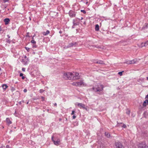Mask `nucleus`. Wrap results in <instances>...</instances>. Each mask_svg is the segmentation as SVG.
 Here are the masks:
<instances>
[{"mask_svg":"<svg viewBox=\"0 0 148 148\" xmlns=\"http://www.w3.org/2000/svg\"><path fill=\"white\" fill-rule=\"evenodd\" d=\"M32 39L34 40V36L32 37Z\"/></svg>","mask_w":148,"mask_h":148,"instance_id":"6e6d98bb","label":"nucleus"},{"mask_svg":"<svg viewBox=\"0 0 148 148\" xmlns=\"http://www.w3.org/2000/svg\"><path fill=\"white\" fill-rule=\"evenodd\" d=\"M126 127V125L125 124H124L123 125V128H125Z\"/></svg>","mask_w":148,"mask_h":148,"instance_id":"f704fd0d","label":"nucleus"},{"mask_svg":"<svg viewBox=\"0 0 148 148\" xmlns=\"http://www.w3.org/2000/svg\"><path fill=\"white\" fill-rule=\"evenodd\" d=\"M44 91H45V90H43L42 89H40L39 90V92H40V93H42V92H43Z\"/></svg>","mask_w":148,"mask_h":148,"instance_id":"393cba45","label":"nucleus"},{"mask_svg":"<svg viewBox=\"0 0 148 148\" xmlns=\"http://www.w3.org/2000/svg\"><path fill=\"white\" fill-rule=\"evenodd\" d=\"M77 44V43L76 42H73L69 44L67 46V47L68 48L72 47L73 46L76 47Z\"/></svg>","mask_w":148,"mask_h":148,"instance_id":"423d86ee","label":"nucleus"},{"mask_svg":"<svg viewBox=\"0 0 148 148\" xmlns=\"http://www.w3.org/2000/svg\"><path fill=\"white\" fill-rule=\"evenodd\" d=\"M148 28V23H145V25L143 26L142 27L143 29H145V28Z\"/></svg>","mask_w":148,"mask_h":148,"instance_id":"412c9836","label":"nucleus"},{"mask_svg":"<svg viewBox=\"0 0 148 148\" xmlns=\"http://www.w3.org/2000/svg\"><path fill=\"white\" fill-rule=\"evenodd\" d=\"M82 19H83V18L82 17H81V20H82Z\"/></svg>","mask_w":148,"mask_h":148,"instance_id":"13d9d810","label":"nucleus"},{"mask_svg":"<svg viewBox=\"0 0 148 148\" xmlns=\"http://www.w3.org/2000/svg\"><path fill=\"white\" fill-rule=\"evenodd\" d=\"M21 102H22L23 103H24L25 102V101L24 100H22Z\"/></svg>","mask_w":148,"mask_h":148,"instance_id":"8fccbe9b","label":"nucleus"},{"mask_svg":"<svg viewBox=\"0 0 148 148\" xmlns=\"http://www.w3.org/2000/svg\"><path fill=\"white\" fill-rule=\"evenodd\" d=\"M23 64L25 65L27 64L29 62V59H23L22 60V61Z\"/></svg>","mask_w":148,"mask_h":148,"instance_id":"f8f14e48","label":"nucleus"},{"mask_svg":"<svg viewBox=\"0 0 148 148\" xmlns=\"http://www.w3.org/2000/svg\"><path fill=\"white\" fill-rule=\"evenodd\" d=\"M76 117V116L75 115H73V119H75Z\"/></svg>","mask_w":148,"mask_h":148,"instance_id":"4c0bfd02","label":"nucleus"},{"mask_svg":"<svg viewBox=\"0 0 148 148\" xmlns=\"http://www.w3.org/2000/svg\"><path fill=\"white\" fill-rule=\"evenodd\" d=\"M141 47H143L144 46L145 47V43L142 42L141 44Z\"/></svg>","mask_w":148,"mask_h":148,"instance_id":"a878e982","label":"nucleus"},{"mask_svg":"<svg viewBox=\"0 0 148 148\" xmlns=\"http://www.w3.org/2000/svg\"><path fill=\"white\" fill-rule=\"evenodd\" d=\"M105 136L107 138H110V134L107 132H105Z\"/></svg>","mask_w":148,"mask_h":148,"instance_id":"f3484780","label":"nucleus"},{"mask_svg":"<svg viewBox=\"0 0 148 148\" xmlns=\"http://www.w3.org/2000/svg\"><path fill=\"white\" fill-rule=\"evenodd\" d=\"M115 145L116 147V148H123V145L120 142H118L115 143Z\"/></svg>","mask_w":148,"mask_h":148,"instance_id":"6e6552de","label":"nucleus"},{"mask_svg":"<svg viewBox=\"0 0 148 148\" xmlns=\"http://www.w3.org/2000/svg\"><path fill=\"white\" fill-rule=\"evenodd\" d=\"M25 77H24V76H22V79H25Z\"/></svg>","mask_w":148,"mask_h":148,"instance_id":"37998d69","label":"nucleus"},{"mask_svg":"<svg viewBox=\"0 0 148 148\" xmlns=\"http://www.w3.org/2000/svg\"><path fill=\"white\" fill-rule=\"evenodd\" d=\"M75 111L73 110L72 111V113H71V115H73L74 114Z\"/></svg>","mask_w":148,"mask_h":148,"instance_id":"72a5a7b5","label":"nucleus"},{"mask_svg":"<svg viewBox=\"0 0 148 148\" xmlns=\"http://www.w3.org/2000/svg\"><path fill=\"white\" fill-rule=\"evenodd\" d=\"M29 101H28L26 103L27 104H28Z\"/></svg>","mask_w":148,"mask_h":148,"instance_id":"603ef678","label":"nucleus"},{"mask_svg":"<svg viewBox=\"0 0 148 148\" xmlns=\"http://www.w3.org/2000/svg\"><path fill=\"white\" fill-rule=\"evenodd\" d=\"M138 148H147V146L145 145V142L140 143L138 145Z\"/></svg>","mask_w":148,"mask_h":148,"instance_id":"20e7f679","label":"nucleus"},{"mask_svg":"<svg viewBox=\"0 0 148 148\" xmlns=\"http://www.w3.org/2000/svg\"><path fill=\"white\" fill-rule=\"evenodd\" d=\"M24 59H29L28 58H27V57L25 56L24 57Z\"/></svg>","mask_w":148,"mask_h":148,"instance_id":"79ce46f5","label":"nucleus"},{"mask_svg":"<svg viewBox=\"0 0 148 148\" xmlns=\"http://www.w3.org/2000/svg\"><path fill=\"white\" fill-rule=\"evenodd\" d=\"M81 11L84 14H85L86 13V11L84 10H81Z\"/></svg>","mask_w":148,"mask_h":148,"instance_id":"c756f323","label":"nucleus"},{"mask_svg":"<svg viewBox=\"0 0 148 148\" xmlns=\"http://www.w3.org/2000/svg\"><path fill=\"white\" fill-rule=\"evenodd\" d=\"M75 25H73V26H72V28H75Z\"/></svg>","mask_w":148,"mask_h":148,"instance_id":"3c124183","label":"nucleus"},{"mask_svg":"<svg viewBox=\"0 0 148 148\" xmlns=\"http://www.w3.org/2000/svg\"><path fill=\"white\" fill-rule=\"evenodd\" d=\"M7 42L8 43H10V40L7 39Z\"/></svg>","mask_w":148,"mask_h":148,"instance_id":"473e14b6","label":"nucleus"},{"mask_svg":"<svg viewBox=\"0 0 148 148\" xmlns=\"http://www.w3.org/2000/svg\"><path fill=\"white\" fill-rule=\"evenodd\" d=\"M25 69L24 68H22V70L23 71H25Z\"/></svg>","mask_w":148,"mask_h":148,"instance_id":"c9c22d12","label":"nucleus"},{"mask_svg":"<svg viewBox=\"0 0 148 148\" xmlns=\"http://www.w3.org/2000/svg\"><path fill=\"white\" fill-rule=\"evenodd\" d=\"M99 30V25L98 24H96L95 27V30L98 31Z\"/></svg>","mask_w":148,"mask_h":148,"instance_id":"a211bd4d","label":"nucleus"},{"mask_svg":"<svg viewBox=\"0 0 148 148\" xmlns=\"http://www.w3.org/2000/svg\"><path fill=\"white\" fill-rule=\"evenodd\" d=\"M27 90L26 89H24L23 90V91L24 92H27Z\"/></svg>","mask_w":148,"mask_h":148,"instance_id":"58836bf2","label":"nucleus"},{"mask_svg":"<svg viewBox=\"0 0 148 148\" xmlns=\"http://www.w3.org/2000/svg\"><path fill=\"white\" fill-rule=\"evenodd\" d=\"M80 76L79 73L77 72H73L72 73V79L73 80L77 79H79Z\"/></svg>","mask_w":148,"mask_h":148,"instance_id":"7ed1b4c3","label":"nucleus"},{"mask_svg":"<svg viewBox=\"0 0 148 148\" xmlns=\"http://www.w3.org/2000/svg\"><path fill=\"white\" fill-rule=\"evenodd\" d=\"M33 48H36L37 47V46L35 45H33L32 46Z\"/></svg>","mask_w":148,"mask_h":148,"instance_id":"c85d7f7f","label":"nucleus"},{"mask_svg":"<svg viewBox=\"0 0 148 148\" xmlns=\"http://www.w3.org/2000/svg\"><path fill=\"white\" fill-rule=\"evenodd\" d=\"M1 68H0V71H1Z\"/></svg>","mask_w":148,"mask_h":148,"instance_id":"bf43d9fd","label":"nucleus"},{"mask_svg":"<svg viewBox=\"0 0 148 148\" xmlns=\"http://www.w3.org/2000/svg\"><path fill=\"white\" fill-rule=\"evenodd\" d=\"M76 105H77L80 108H82L84 109H86V108L85 107V105L81 103H76Z\"/></svg>","mask_w":148,"mask_h":148,"instance_id":"0eeeda50","label":"nucleus"},{"mask_svg":"<svg viewBox=\"0 0 148 148\" xmlns=\"http://www.w3.org/2000/svg\"><path fill=\"white\" fill-rule=\"evenodd\" d=\"M77 86H81L82 85L83 86H85V84L83 80H81L79 82H77Z\"/></svg>","mask_w":148,"mask_h":148,"instance_id":"9d476101","label":"nucleus"},{"mask_svg":"<svg viewBox=\"0 0 148 148\" xmlns=\"http://www.w3.org/2000/svg\"><path fill=\"white\" fill-rule=\"evenodd\" d=\"M73 25L75 26L77 25H78V23H76L75 22L74 20H73Z\"/></svg>","mask_w":148,"mask_h":148,"instance_id":"4be33fe9","label":"nucleus"},{"mask_svg":"<svg viewBox=\"0 0 148 148\" xmlns=\"http://www.w3.org/2000/svg\"><path fill=\"white\" fill-rule=\"evenodd\" d=\"M53 136H52L51 139L52 141L53 142L54 144L56 145H59L60 142V140L58 139L56 141H55L53 139Z\"/></svg>","mask_w":148,"mask_h":148,"instance_id":"1a4fd4ad","label":"nucleus"},{"mask_svg":"<svg viewBox=\"0 0 148 148\" xmlns=\"http://www.w3.org/2000/svg\"><path fill=\"white\" fill-rule=\"evenodd\" d=\"M50 33V31L48 30H47L46 31V32H42V34L44 35V36H46L49 34Z\"/></svg>","mask_w":148,"mask_h":148,"instance_id":"dca6fc26","label":"nucleus"},{"mask_svg":"<svg viewBox=\"0 0 148 148\" xmlns=\"http://www.w3.org/2000/svg\"><path fill=\"white\" fill-rule=\"evenodd\" d=\"M97 48H100V47L99 46L98 47H97Z\"/></svg>","mask_w":148,"mask_h":148,"instance_id":"5fc2aeb1","label":"nucleus"},{"mask_svg":"<svg viewBox=\"0 0 148 148\" xmlns=\"http://www.w3.org/2000/svg\"><path fill=\"white\" fill-rule=\"evenodd\" d=\"M59 33H60V34H61L62 33V32L61 31H60L59 32Z\"/></svg>","mask_w":148,"mask_h":148,"instance_id":"de8ad7c7","label":"nucleus"},{"mask_svg":"<svg viewBox=\"0 0 148 148\" xmlns=\"http://www.w3.org/2000/svg\"><path fill=\"white\" fill-rule=\"evenodd\" d=\"M123 71H121V72H119L118 73V74H119V75H120V76H121L122 75V73L123 72Z\"/></svg>","mask_w":148,"mask_h":148,"instance_id":"bb28decb","label":"nucleus"},{"mask_svg":"<svg viewBox=\"0 0 148 148\" xmlns=\"http://www.w3.org/2000/svg\"><path fill=\"white\" fill-rule=\"evenodd\" d=\"M6 121L8 125H10L12 123V122L10 120V119L7 118L6 119Z\"/></svg>","mask_w":148,"mask_h":148,"instance_id":"2eb2a0df","label":"nucleus"},{"mask_svg":"<svg viewBox=\"0 0 148 148\" xmlns=\"http://www.w3.org/2000/svg\"><path fill=\"white\" fill-rule=\"evenodd\" d=\"M23 74L22 73H21L20 74V76L21 77H22L23 76Z\"/></svg>","mask_w":148,"mask_h":148,"instance_id":"e433bc0d","label":"nucleus"},{"mask_svg":"<svg viewBox=\"0 0 148 148\" xmlns=\"http://www.w3.org/2000/svg\"><path fill=\"white\" fill-rule=\"evenodd\" d=\"M147 134H148V133H147Z\"/></svg>","mask_w":148,"mask_h":148,"instance_id":"052dcab7","label":"nucleus"},{"mask_svg":"<svg viewBox=\"0 0 148 148\" xmlns=\"http://www.w3.org/2000/svg\"><path fill=\"white\" fill-rule=\"evenodd\" d=\"M72 84L73 86H77V82L73 83Z\"/></svg>","mask_w":148,"mask_h":148,"instance_id":"b1692460","label":"nucleus"},{"mask_svg":"<svg viewBox=\"0 0 148 148\" xmlns=\"http://www.w3.org/2000/svg\"><path fill=\"white\" fill-rule=\"evenodd\" d=\"M130 111L129 110H128L126 111V113L128 115H130Z\"/></svg>","mask_w":148,"mask_h":148,"instance_id":"cd10ccee","label":"nucleus"},{"mask_svg":"<svg viewBox=\"0 0 148 148\" xmlns=\"http://www.w3.org/2000/svg\"><path fill=\"white\" fill-rule=\"evenodd\" d=\"M145 98L148 99V95L146 96Z\"/></svg>","mask_w":148,"mask_h":148,"instance_id":"09e8293b","label":"nucleus"},{"mask_svg":"<svg viewBox=\"0 0 148 148\" xmlns=\"http://www.w3.org/2000/svg\"><path fill=\"white\" fill-rule=\"evenodd\" d=\"M10 148V146L9 145H7L6 146V148Z\"/></svg>","mask_w":148,"mask_h":148,"instance_id":"ea45409f","label":"nucleus"},{"mask_svg":"<svg viewBox=\"0 0 148 148\" xmlns=\"http://www.w3.org/2000/svg\"><path fill=\"white\" fill-rule=\"evenodd\" d=\"M104 87L102 85H96L95 86L93 87L92 89L95 92H99L98 93L99 94H102V91L103 90Z\"/></svg>","mask_w":148,"mask_h":148,"instance_id":"f257e3e1","label":"nucleus"},{"mask_svg":"<svg viewBox=\"0 0 148 148\" xmlns=\"http://www.w3.org/2000/svg\"><path fill=\"white\" fill-rule=\"evenodd\" d=\"M8 86H7L6 84H3L2 85V87H3V89L5 90L6 88L8 87Z\"/></svg>","mask_w":148,"mask_h":148,"instance_id":"aec40b11","label":"nucleus"},{"mask_svg":"<svg viewBox=\"0 0 148 148\" xmlns=\"http://www.w3.org/2000/svg\"><path fill=\"white\" fill-rule=\"evenodd\" d=\"M72 73L70 72L66 73L63 74V77L65 79L70 80L72 79Z\"/></svg>","mask_w":148,"mask_h":148,"instance_id":"f03ea898","label":"nucleus"},{"mask_svg":"<svg viewBox=\"0 0 148 148\" xmlns=\"http://www.w3.org/2000/svg\"><path fill=\"white\" fill-rule=\"evenodd\" d=\"M69 15L71 17H73L75 16L76 15V12L70 10L69 12Z\"/></svg>","mask_w":148,"mask_h":148,"instance_id":"39448f33","label":"nucleus"},{"mask_svg":"<svg viewBox=\"0 0 148 148\" xmlns=\"http://www.w3.org/2000/svg\"><path fill=\"white\" fill-rule=\"evenodd\" d=\"M143 105V107H146L147 105H148V99H147L144 101Z\"/></svg>","mask_w":148,"mask_h":148,"instance_id":"4468645a","label":"nucleus"},{"mask_svg":"<svg viewBox=\"0 0 148 148\" xmlns=\"http://www.w3.org/2000/svg\"><path fill=\"white\" fill-rule=\"evenodd\" d=\"M10 21V20L9 18H5L4 19V22H5V24L6 25H8L9 22Z\"/></svg>","mask_w":148,"mask_h":148,"instance_id":"ddd939ff","label":"nucleus"},{"mask_svg":"<svg viewBox=\"0 0 148 148\" xmlns=\"http://www.w3.org/2000/svg\"><path fill=\"white\" fill-rule=\"evenodd\" d=\"M1 27H0V31H1Z\"/></svg>","mask_w":148,"mask_h":148,"instance_id":"864d4df0","label":"nucleus"},{"mask_svg":"<svg viewBox=\"0 0 148 148\" xmlns=\"http://www.w3.org/2000/svg\"><path fill=\"white\" fill-rule=\"evenodd\" d=\"M147 79L148 80V77H147Z\"/></svg>","mask_w":148,"mask_h":148,"instance_id":"4d7b16f0","label":"nucleus"},{"mask_svg":"<svg viewBox=\"0 0 148 148\" xmlns=\"http://www.w3.org/2000/svg\"><path fill=\"white\" fill-rule=\"evenodd\" d=\"M18 103L20 105H21V101H19Z\"/></svg>","mask_w":148,"mask_h":148,"instance_id":"49530a36","label":"nucleus"},{"mask_svg":"<svg viewBox=\"0 0 148 148\" xmlns=\"http://www.w3.org/2000/svg\"><path fill=\"white\" fill-rule=\"evenodd\" d=\"M7 36L9 38H10V36H9V35H7Z\"/></svg>","mask_w":148,"mask_h":148,"instance_id":"c03bdc74","label":"nucleus"},{"mask_svg":"<svg viewBox=\"0 0 148 148\" xmlns=\"http://www.w3.org/2000/svg\"><path fill=\"white\" fill-rule=\"evenodd\" d=\"M96 63L99 64H104L103 61L101 60H98Z\"/></svg>","mask_w":148,"mask_h":148,"instance_id":"6ab92c4d","label":"nucleus"},{"mask_svg":"<svg viewBox=\"0 0 148 148\" xmlns=\"http://www.w3.org/2000/svg\"><path fill=\"white\" fill-rule=\"evenodd\" d=\"M31 42L33 44H35L36 43V41L34 40H32L31 41Z\"/></svg>","mask_w":148,"mask_h":148,"instance_id":"5701e85b","label":"nucleus"},{"mask_svg":"<svg viewBox=\"0 0 148 148\" xmlns=\"http://www.w3.org/2000/svg\"><path fill=\"white\" fill-rule=\"evenodd\" d=\"M145 47L147 45H148V41H147L145 42Z\"/></svg>","mask_w":148,"mask_h":148,"instance_id":"7c9ffc66","label":"nucleus"},{"mask_svg":"<svg viewBox=\"0 0 148 148\" xmlns=\"http://www.w3.org/2000/svg\"><path fill=\"white\" fill-rule=\"evenodd\" d=\"M25 49H26V50L27 51H29V48H28V47H25Z\"/></svg>","mask_w":148,"mask_h":148,"instance_id":"2f4dec72","label":"nucleus"},{"mask_svg":"<svg viewBox=\"0 0 148 148\" xmlns=\"http://www.w3.org/2000/svg\"><path fill=\"white\" fill-rule=\"evenodd\" d=\"M54 106H57V104H56V103H54Z\"/></svg>","mask_w":148,"mask_h":148,"instance_id":"a18cd8bd","label":"nucleus"},{"mask_svg":"<svg viewBox=\"0 0 148 148\" xmlns=\"http://www.w3.org/2000/svg\"><path fill=\"white\" fill-rule=\"evenodd\" d=\"M41 97V98L42 99V101H44V99H45V98L42 96Z\"/></svg>","mask_w":148,"mask_h":148,"instance_id":"a19ab883","label":"nucleus"},{"mask_svg":"<svg viewBox=\"0 0 148 148\" xmlns=\"http://www.w3.org/2000/svg\"><path fill=\"white\" fill-rule=\"evenodd\" d=\"M136 62V60H132L127 61L126 62V63L127 64H131L135 63Z\"/></svg>","mask_w":148,"mask_h":148,"instance_id":"9b49d317","label":"nucleus"}]
</instances>
